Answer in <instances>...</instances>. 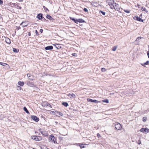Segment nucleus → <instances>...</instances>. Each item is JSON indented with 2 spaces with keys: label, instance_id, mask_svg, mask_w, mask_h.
<instances>
[{
  "label": "nucleus",
  "instance_id": "obj_1",
  "mask_svg": "<svg viewBox=\"0 0 149 149\" xmlns=\"http://www.w3.org/2000/svg\"><path fill=\"white\" fill-rule=\"evenodd\" d=\"M31 138L36 141H39L42 139V137L41 136L37 135L32 136H31Z\"/></svg>",
  "mask_w": 149,
  "mask_h": 149
},
{
  "label": "nucleus",
  "instance_id": "obj_2",
  "mask_svg": "<svg viewBox=\"0 0 149 149\" xmlns=\"http://www.w3.org/2000/svg\"><path fill=\"white\" fill-rule=\"evenodd\" d=\"M115 127L116 129L118 130H120L122 128V126L121 124L118 123H116L115 125Z\"/></svg>",
  "mask_w": 149,
  "mask_h": 149
},
{
  "label": "nucleus",
  "instance_id": "obj_3",
  "mask_svg": "<svg viewBox=\"0 0 149 149\" xmlns=\"http://www.w3.org/2000/svg\"><path fill=\"white\" fill-rule=\"evenodd\" d=\"M49 140L50 141L53 142L54 143H56V140L54 136H50L49 137Z\"/></svg>",
  "mask_w": 149,
  "mask_h": 149
},
{
  "label": "nucleus",
  "instance_id": "obj_4",
  "mask_svg": "<svg viewBox=\"0 0 149 149\" xmlns=\"http://www.w3.org/2000/svg\"><path fill=\"white\" fill-rule=\"evenodd\" d=\"M27 85L28 86L33 87H35L36 85L34 84L33 82H31L30 81H28L26 83Z\"/></svg>",
  "mask_w": 149,
  "mask_h": 149
},
{
  "label": "nucleus",
  "instance_id": "obj_5",
  "mask_svg": "<svg viewBox=\"0 0 149 149\" xmlns=\"http://www.w3.org/2000/svg\"><path fill=\"white\" fill-rule=\"evenodd\" d=\"M31 118L35 121L36 122H38L39 121V119L36 116H31Z\"/></svg>",
  "mask_w": 149,
  "mask_h": 149
},
{
  "label": "nucleus",
  "instance_id": "obj_6",
  "mask_svg": "<svg viewBox=\"0 0 149 149\" xmlns=\"http://www.w3.org/2000/svg\"><path fill=\"white\" fill-rule=\"evenodd\" d=\"M140 131L143 133H145V132H147L148 133L149 132V129L147 127H146L144 128H142L140 130Z\"/></svg>",
  "mask_w": 149,
  "mask_h": 149
},
{
  "label": "nucleus",
  "instance_id": "obj_7",
  "mask_svg": "<svg viewBox=\"0 0 149 149\" xmlns=\"http://www.w3.org/2000/svg\"><path fill=\"white\" fill-rule=\"evenodd\" d=\"M42 14L40 13L37 15L36 17L39 20H41L43 18Z\"/></svg>",
  "mask_w": 149,
  "mask_h": 149
},
{
  "label": "nucleus",
  "instance_id": "obj_8",
  "mask_svg": "<svg viewBox=\"0 0 149 149\" xmlns=\"http://www.w3.org/2000/svg\"><path fill=\"white\" fill-rule=\"evenodd\" d=\"M75 145L77 146H79L81 148H84L85 147L84 145H87L86 144H84L83 143L81 144L80 143H76Z\"/></svg>",
  "mask_w": 149,
  "mask_h": 149
},
{
  "label": "nucleus",
  "instance_id": "obj_9",
  "mask_svg": "<svg viewBox=\"0 0 149 149\" xmlns=\"http://www.w3.org/2000/svg\"><path fill=\"white\" fill-rule=\"evenodd\" d=\"M107 2H108V5H109L110 6H112L114 3V0H109L107 1Z\"/></svg>",
  "mask_w": 149,
  "mask_h": 149
},
{
  "label": "nucleus",
  "instance_id": "obj_10",
  "mask_svg": "<svg viewBox=\"0 0 149 149\" xmlns=\"http://www.w3.org/2000/svg\"><path fill=\"white\" fill-rule=\"evenodd\" d=\"M70 18L71 20H72V21H73L75 23L78 24L79 22V21L78 19H76L74 18L70 17Z\"/></svg>",
  "mask_w": 149,
  "mask_h": 149
},
{
  "label": "nucleus",
  "instance_id": "obj_11",
  "mask_svg": "<svg viewBox=\"0 0 149 149\" xmlns=\"http://www.w3.org/2000/svg\"><path fill=\"white\" fill-rule=\"evenodd\" d=\"M87 100L88 102L94 103H98V102H99V101H97L95 100H93L92 99L89 98L87 99Z\"/></svg>",
  "mask_w": 149,
  "mask_h": 149
},
{
  "label": "nucleus",
  "instance_id": "obj_12",
  "mask_svg": "<svg viewBox=\"0 0 149 149\" xmlns=\"http://www.w3.org/2000/svg\"><path fill=\"white\" fill-rule=\"evenodd\" d=\"M112 6H113V7H111V8L112 9H113V8L114 9H117V7H118L119 5H118V3H114H114H113V4Z\"/></svg>",
  "mask_w": 149,
  "mask_h": 149
},
{
  "label": "nucleus",
  "instance_id": "obj_13",
  "mask_svg": "<svg viewBox=\"0 0 149 149\" xmlns=\"http://www.w3.org/2000/svg\"><path fill=\"white\" fill-rule=\"evenodd\" d=\"M27 76L28 77V79L29 80L33 81L34 80L33 78L34 77L33 75H31L30 74H27Z\"/></svg>",
  "mask_w": 149,
  "mask_h": 149
},
{
  "label": "nucleus",
  "instance_id": "obj_14",
  "mask_svg": "<svg viewBox=\"0 0 149 149\" xmlns=\"http://www.w3.org/2000/svg\"><path fill=\"white\" fill-rule=\"evenodd\" d=\"M53 47L52 46H48L45 47L46 50H52L53 49Z\"/></svg>",
  "mask_w": 149,
  "mask_h": 149
},
{
  "label": "nucleus",
  "instance_id": "obj_15",
  "mask_svg": "<svg viewBox=\"0 0 149 149\" xmlns=\"http://www.w3.org/2000/svg\"><path fill=\"white\" fill-rule=\"evenodd\" d=\"M46 18L47 19H49L50 21H52L54 20V19L51 17L49 15H47Z\"/></svg>",
  "mask_w": 149,
  "mask_h": 149
},
{
  "label": "nucleus",
  "instance_id": "obj_16",
  "mask_svg": "<svg viewBox=\"0 0 149 149\" xmlns=\"http://www.w3.org/2000/svg\"><path fill=\"white\" fill-rule=\"evenodd\" d=\"M56 112V114H57V116H63V114L61 113L60 112L58 111H55Z\"/></svg>",
  "mask_w": 149,
  "mask_h": 149
},
{
  "label": "nucleus",
  "instance_id": "obj_17",
  "mask_svg": "<svg viewBox=\"0 0 149 149\" xmlns=\"http://www.w3.org/2000/svg\"><path fill=\"white\" fill-rule=\"evenodd\" d=\"M5 41L6 43L8 44L10 43H11L10 40L9 38H5Z\"/></svg>",
  "mask_w": 149,
  "mask_h": 149
},
{
  "label": "nucleus",
  "instance_id": "obj_18",
  "mask_svg": "<svg viewBox=\"0 0 149 149\" xmlns=\"http://www.w3.org/2000/svg\"><path fill=\"white\" fill-rule=\"evenodd\" d=\"M133 19L135 20H136L138 21H140V20L141 19V18L140 17H138L137 16H135L133 17Z\"/></svg>",
  "mask_w": 149,
  "mask_h": 149
},
{
  "label": "nucleus",
  "instance_id": "obj_19",
  "mask_svg": "<svg viewBox=\"0 0 149 149\" xmlns=\"http://www.w3.org/2000/svg\"><path fill=\"white\" fill-rule=\"evenodd\" d=\"M18 84L20 86H22L24 85V82L23 81H19L18 82Z\"/></svg>",
  "mask_w": 149,
  "mask_h": 149
},
{
  "label": "nucleus",
  "instance_id": "obj_20",
  "mask_svg": "<svg viewBox=\"0 0 149 149\" xmlns=\"http://www.w3.org/2000/svg\"><path fill=\"white\" fill-rule=\"evenodd\" d=\"M22 25V27H24L26 26H27V24H25V22H22L20 24V26Z\"/></svg>",
  "mask_w": 149,
  "mask_h": 149
},
{
  "label": "nucleus",
  "instance_id": "obj_21",
  "mask_svg": "<svg viewBox=\"0 0 149 149\" xmlns=\"http://www.w3.org/2000/svg\"><path fill=\"white\" fill-rule=\"evenodd\" d=\"M53 45L55 46L56 48L57 49H60L62 48L60 46V45L59 44H56V45Z\"/></svg>",
  "mask_w": 149,
  "mask_h": 149
},
{
  "label": "nucleus",
  "instance_id": "obj_22",
  "mask_svg": "<svg viewBox=\"0 0 149 149\" xmlns=\"http://www.w3.org/2000/svg\"><path fill=\"white\" fill-rule=\"evenodd\" d=\"M40 132L44 136H47L48 134L47 132L46 131H40Z\"/></svg>",
  "mask_w": 149,
  "mask_h": 149
},
{
  "label": "nucleus",
  "instance_id": "obj_23",
  "mask_svg": "<svg viewBox=\"0 0 149 149\" xmlns=\"http://www.w3.org/2000/svg\"><path fill=\"white\" fill-rule=\"evenodd\" d=\"M79 23H84L86 22L85 21L82 19H78Z\"/></svg>",
  "mask_w": 149,
  "mask_h": 149
},
{
  "label": "nucleus",
  "instance_id": "obj_24",
  "mask_svg": "<svg viewBox=\"0 0 149 149\" xmlns=\"http://www.w3.org/2000/svg\"><path fill=\"white\" fill-rule=\"evenodd\" d=\"M13 51L14 52L17 53L18 52L19 49H16L15 48H13Z\"/></svg>",
  "mask_w": 149,
  "mask_h": 149
},
{
  "label": "nucleus",
  "instance_id": "obj_25",
  "mask_svg": "<svg viewBox=\"0 0 149 149\" xmlns=\"http://www.w3.org/2000/svg\"><path fill=\"white\" fill-rule=\"evenodd\" d=\"M24 110L26 112L27 114H29L30 113L29 111L28 110H27V108L25 107H24L23 108Z\"/></svg>",
  "mask_w": 149,
  "mask_h": 149
},
{
  "label": "nucleus",
  "instance_id": "obj_26",
  "mask_svg": "<svg viewBox=\"0 0 149 149\" xmlns=\"http://www.w3.org/2000/svg\"><path fill=\"white\" fill-rule=\"evenodd\" d=\"M10 6L12 7H13L15 6H16L17 5V4L15 3H10Z\"/></svg>",
  "mask_w": 149,
  "mask_h": 149
},
{
  "label": "nucleus",
  "instance_id": "obj_27",
  "mask_svg": "<svg viewBox=\"0 0 149 149\" xmlns=\"http://www.w3.org/2000/svg\"><path fill=\"white\" fill-rule=\"evenodd\" d=\"M62 104L66 107L68 105V103L66 102H62Z\"/></svg>",
  "mask_w": 149,
  "mask_h": 149
},
{
  "label": "nucleus",
  "instance_id": "obj_28",
  "mask_svg": "<svg viewBox=\"0 0 149 149\" xmlns=\"http://www.w3.org/2000/svg\"><path fill=\"white\" fill-rule=\"evenodd\" d=\"M0 65H2V66H5L6 65H7L8 66V65L6 63H5L1 62H0Z\"/></svg>",
  "mask_w": 149,
  "mask_h": 149
},
{
  "label": "nucleus",
  "instance_id": "obj_29",
  "mask_svg": "<svg viewBox=\"0 0 149 149\" xmlns=\"http://www.w3.org/2000/svg\"><path fill=\"white\" fill-rule=\"evenodd\" d=\"M102 102H105L108 103L109 102V100L108 99H106L102 100Z\"/></svg>",
  "mask_w": 149,
  "mask_h": 149
},
{
  "label": "nucleus",
  "instance_id": "obj_30",
  "mask_svg": "<svg viewBox=\"0 0 149 149\" xmlns=\"http://www.w3.org/2000/svg\"><path fill=\"white\" fill-rule=\"evenodd\" d=\"M99 13H100L102 14L103 15H105L106 14V13L105 12L101 10L99 11Z\"/></svg>",
  "mask_w": 149,
  "mask_h": 149
},
{
  "label": "nucleus",
  "instance_id": "obj_31",
  "mask_svg": "<svg viewBox=\"0 0 149 149\" xmlns=\"http://www.w3.org/2000/svg\"><path fill=\"white\" fill-rule=\"evenodd\" d=\"M43 8L44 10L45 11V12L47 13V11H49V10L45 6H43Z\"/></svg>",
  "mask_w": 149,
  "mask_h": 149
},
{
  "label": "nucleus",
  "instance_id": "obj_32",
  "mask_svg": "<svg viewBox=\"0 0 149 149\" xmlns=\"http://www.w3.org/2000/svg\"><path fill=\"white\" fill-rule=\"evenodd\" d=\"M141 10L142 11H144L145 12H147L148 11L146 10V9L145 8L143 7H142L141 8Z\"/></svg>",
  "mask_w": 149,
  "mask_h": 149
},
{
  "label": "nucleus",
  "instance_id": "obj_33",
  "mask_svg": "<svg viewBox=\"0 0 149 149\" xmlns=\"http://www.w3.org/2000/svg\"><path fill=\"white\" fill-rule=\"evenodd\" d=\"M149 61H147L146 62L144 63L143 64H141V65L143 66H145V65H148L149 64Z\"/></svg>",
  "mask_w": 149,
  "mask_h": 149
},
{
  "label": "nucleus",
  "instance_id": "obj_34",
  "mask_svg": "<svg viewBox=\"0 0 149 149\" xmlns=\"http://www.w3.org/2000/svg\"><path fill=\"white\" fill-rule=\"evenodd\" d=\"M117 49V47L116 46H114L113 47L112 50L113 51H115Z\"/></svg>",
  "mask_w": 149,
  "mask_h": 149
},
{
  "label": "nucleus",
  "instance_id": "obj_35",
  "mask_svg": "<svg viewBox=\"0 0 149 149\" xmlns=\"http://www.w3.org/2000/svg\"><path fill=\"white\" fill-rule=\"evenodd\" d=\"M71 96L70 97V98H72H72H75L76 96L73 93H72V94H71Z\"/></svg>",
  "mask_w": 149,
  "mask_h": 149
},
{
  "label": "nucleus",
  "instance_id": "obj_36",
  "mask_svg": "<svg viewBox=\"0 0 149 149\" xmlns=\"http://www.w3.org/2000/svg\"><path fill=\"white\" fill-rule=\"evenodd\" d=\"M141 37H139L137 38L135 40L136 41H139V40L141 39Z\"/></svg>",
  "mask_w": 149,
  "mask_h": 149
},
{
  "label": "nucleus",
  "instance_id": "obj_37",
  "mask_svg": "<svg viewBox=\"0 0 149 149\" xmlns=\"http://www.w3.org/2000/svg\"><path fill=\"white\" fill-rule=\"evenodd\" d=\"M101 71L102 72H105L106 71V69L104 68H102L101 69Z\"/></svg>",
  "mask_w": 149,
  "mask_h": 149
},
{
  "label": "nucleus",
  "instance_id": "obj_38",
  "mask_svg": "<svg viewBox=\"0 0 149 149\" xmlns=\"http://www.w3.org/2000/svg\"><path fill=\"white\" fill-rule=\"evenodd\" d=\"M147 120V118L146 117H143V122H145Z\"/></svg>",
  "mask_w": 149,
  "mask_h": 149
},
{
  "label": "nucleus",
  "instance_id": "obj_39",
  "mask_svg": "<svg viewBox=\"0 0 149 149\" xmlns=\"http://www.w3.org/2000/svg\"><path fill=\"white\" fill-rule=\"evenodd\" d=\"M72 55L73 56H75V57H77V54H76V53H72Z\"/></svg>",
  "mask_w": 149,
  "mask_h": 149
},
{
  "label": "nucleus",
  "instance_id": "obj_40",
  "mask_svg": "<svg viewBox=\"0 0 149 149\" xmlns=\"http://www.w3.org/2000/svg\"><path fill=\"white\" fill-rule=\"evenodd\" d=\"M124 11L127 13H130V11L128 10H124Z\"/></svg>",
  "mask_w": 149,
  "mask_h": 149
},
{
  "label": "nucleus",
  "instance_id": "obj_41",
  "mask_svg": "<svg viewBox=\"0 0 149 149\" xmlns=\"http://www.w3.org/2000/svg\"><path fill=\"white\" fill-rule=\"evenodd\" d=\"M83 10L84 12H88V10L86 8H84L83 9Z\"/></svg>",
  "mask_w": 149,
  "mask_h": 149
},
{
  "label": "nucleus",
  "instance_id": "obj_42",
  "mask_svg": "<svg viewBox=\"0 0 149 149\" xmlns=\"http://www.w3.org/2000/svg\"><path fill=\"white\" fill-rule=\"evenodd\" d=\"M16 6H17V7H16L17 8H19L20 9H21L22 7H21L19 6H18L17 5Z\"/></svg>",
  "mask_w": 149,
  "mask_h": 149
},
{
  "label": "nucleus",
  "instance_id": "obj_43",
  "mask_svg": "<svg viewBox=\"0 0 149 149\" xmlns=\"http://www.w3.org/2000/svg\"><path fill=\"white\" fill-rule=\"evenodd\" d=\"M17 90H21V87H20V86H18L17 87Z\"/></svg>",
  "mask_w": 149,
  "mask_h": 149
},
{
  "label": "nucleus",
  "instance_id": "obj_44",
  "mask_svg": "<svg viewBox=\"0 0 149 149\" xmlns=\"http://www.w3.org/2000/svg\"><path fill=\"white\" fill-rule=\"evenodd\" d=\"M17 28L15 30L17 31H18L21 29V27L20 26L18 27L17 26Z\"/></svg>",
  "mask_w": 149,
  "mask_h": 149
},
{
  "label": "nucleus",
  "instance_id": "obj_45",
  "mask_svg": "<svg viewBox=\"0 0 149 149\" xmlns=\"http://www.w3.org/2000/svg\"><path fill=\"white\" fill-rule=\"evenodd\" d=\"M3 3L2 0H0V4H2Z\"/></svg>",
  "mask_w": 149,
  "mask_h": 149
},
{
  "label": "nucleus",
  "instance_id": "obj_46",
  "mask_svg": "<svg viewBox=\"0 0 149 149\" xmlns=\"http://www.w3.org/2000/svg\"><path fill=\"white\" fill-rule=\"evenodd\" d=\"M97 136L98 138L100 137V134L99 133H97Z\"/></svg>",
  "mask_w": 149,
  "mask_h": 149
},
{
  "label": "nucleus",
  "instance_id": "obj_47",
  "mask_svg": "<svg viewBox=\"0 0 149 149\" xmlns=\"http://www.w3.org/2000/svg\"><path fill=\"white\" fill-rule=\"evenodd\" d=\"M43 30L42 29H40V32H41V33H42V32H43Z\"/></svg>",
  "mask_w": 149,
  "mask_h": 149
},
{
  "label": "nucleus",
  "instance_id": "obj_48",
  "mask_svg": "<svg viewBox=\"0 0 149 149\" xmlns=\"http://www.w3.org/2000/svg\"><path fill=\"white\" fill-rule=\"evenodd\" d=\"M35 33H36V35H37L38 34V31L37 30H35Z\"/></svg>",
  "mask_w": 149,
  "mask_h": 149
},
{
  "label": "nucleus",
  "instance_id": "obj_49",
  "mask_svg": "<svg viewBox=\"0 0 149 149\" xmlns=\"http://www.w3.org/2000/svg\"><path fill=\"white\" fill-rule=\"evenodd\" d=\"M141 141H140V140H139V143H138V144L139 145H140L141 144Z\"/></svg>",
  "mask_w": 149,
  "mask_h": 149
},
{
  "label": "nucleus",
  "instance_id": "obj_50",
  "mask_svg": "<svg viewBox=\"0 0 149 149\" xmlns=\"http://www.w3.org/2000/svg\"><path fill=\"white\" fill-rule=\"evenodd\" d=\"M47 106H49L50 107L51 106V105L49 103H47Z\"/></svg>",
  "mask_w": 149,
  "mask_h": 149
},
{
  "label": "nucleus",
  "instance_id": "obj_51",
  "mask_svg": "<svg viewBox=\"0 0 149 149\" xmlns=\"http://www.w3.org/2000/svg\"><path fill=\"white\" fill-rule=\"evenodd\" d=\"M147 55L149 58V51H148L147 52Z\"/></svg>",
  "mask_w": 149,
  "mask_h": 149
},
{
  "label": "nucleus",
  "instance_id": "obj_52",
  "mask_svg": "<svg viewBox=\"0 0 149 149\" xmlns=\"http://www.w3.org/2000/svg\"><path fill=\"white\" fill-rule=\"evenodd\" d=\"M28 35L29 36H31V33L30 32H29V33H28Z\"/></svg>",
  "mask_w": 149,
  "mask_h": 149
},
{
  "label": "nucleus",
  "instance_id": "obj_53",
  "mask_svg": "<svg viewBox=\"0 0 149 149\" xmlns=\"http://www.w3.org/2000/svg\"><path fill=\"white\" fill-rule=\"evenodd\" d=\"M42 19H43L46 22L48 21V20H47L44 17H43V18Z\"/></svg>",
  "mask_w": 149,
  "mask_h": 149
},
{
  "label": "nucleus",
  "instance_id": "obj_54",
  "mask_svg": "<svg viewBox=\"0 0 149 149\" xmlns=\"http://www.w3.org/2000/svg\"><path fill=\"white\" fill-rule=\"evenodd\" d=\"M71 95V94L70 93H69L67 95H68V96L70 97Z\"/></svg>",
  "mask_w": 149,
  "mask_h": 149
},
{
  "label": "nucleus",
  "instance_id": "obj_55",
  "mask_svg": "<svg viewBox=\"0 0 149 149\" xmlns=\"http://www.w3.org/2000/svg\"><path fill=\"white\" fill-rule=\"evenodd\" d=\"M41 149H49L48 148H46V147H45L44 148H41Z\"/></svg>",
  "mask_w": 149,
  "mask_h": 149
},
{
  "label": "nucleus",
  "instance_id": "obj_56",
  "mask_svg": "<svg viewBox=\"0 0 149 149\" xmlns=\"http://www.w3.org/2000/svg\"><path fill=\"white\" fill-rule=\"evenodd\" d=\"M143 19H141L140 20V22H143Z\"/></svg>",
  "mask_w": 149,
  "mask_h": 149
},
{
  "label": "nucleus",
  "instance_id": "obj_57",
  "mask_svg": "<svg viewBox=\"0 0 149 149\" xmlns=\"http://www.w3.org/2000/svg\"><path fill=\"white\" fill-rule=\"evenodd\" d=\"M15 35V34H12V36H13L14 37Z\"/></svg>",
  "mask_w": 149,
  "mask_h": 149
},
{
  "label": "nucleus",
  "instance_id": "obj_58",
  "mask_svg": "<svg viewBox=\"0 0 149 149\" xmlns=\"http://www.w3.org/2000/svg\"><path fill=\"white\" fill-rule=\"evenodd\" d=\"M20 1H22L23 0H19Z\"/></svg>",
  "mask_w": 149,
  "mask_h": 149
},
{
  "label": "nucleus",
  "instance_id": "obj_59",
  "mask_svg": "<svg viewBox=\"0 0 149 149\" xmlns=\"http://www.w3.org/2000/svg\"><path fill=\"white\" fill-rule=\"evenodd\" d=\"M41 129H40L39 130V131H40H40H41Z\"/></svg>",
  "mask_w": 149,
  "mask_h": 149
},
{
  "label": "nucleus",
  "instance_id": "obj_60",
  "mask_svg": "<svg viewBox=\"0 0 149 149\" xmlns=\"http://www.w3.org/2000/svg\"><path fill=\"white\" fill-rule=\"evenodd\" d=\"M110 7H111H111H113V6H110Z\"/></svg>",
  "mask_w": 149,
  "mask_h": 149
},
{
  "label": "nucleus",
  "instance_id": "obj_61",
  "mask_svg": "<svg viewBox=\"0 0 149 149\" xmlns=\"http://www.w3.org/2000/svg\"><path fill=\"white\" fill-rule=\"evenodd\" d=\"M38 135H40V133H39V134H38Z\"/></svg>",
  "mask_w": 149,
  "mask_h": 149
},
{
  "label": "nucleus",
  "instance_id": "obj_62",
  "mask_svg": "<svg viewBox=\"0 0 149 149\" xmlns=\"http://www.w3.org/2000/svg\"><path fill=\"white\" fill-rule=\"evenodd\" d=\"M142 16V14H141V15H140V16Z\"/></svg>",
  "mask_w": 149,
  "mask_h": 149
},
{
  "label": "nucleus",
  "instance_id": "obj_63",
  "mask_svg": "<svg viewBox=\"0 0 149 149\" xmlns=\"http://www.w3.org/2000/svg\"><path fill=\"white\" fill-rule=\"evenodd\" d=\"M16 33V31H15V33Z\"/></svg>",
  "mask_w": 149,
  "mask_h": 149
},
{
  "label": "nucleus",
  "instance_id": "obj_64",
  "mask_svg": "<svg viewBox=\"0 0 149 149\" xmlns=\"http://www.w3.org/2000/svg\"><path fill=\"white\" fill-rule=\"evenodd\" d=\"M33 149H34V148H33Z\"/></svg>",
  "mask_w": 149,
  "mask_h": 149
}]
</instances>
